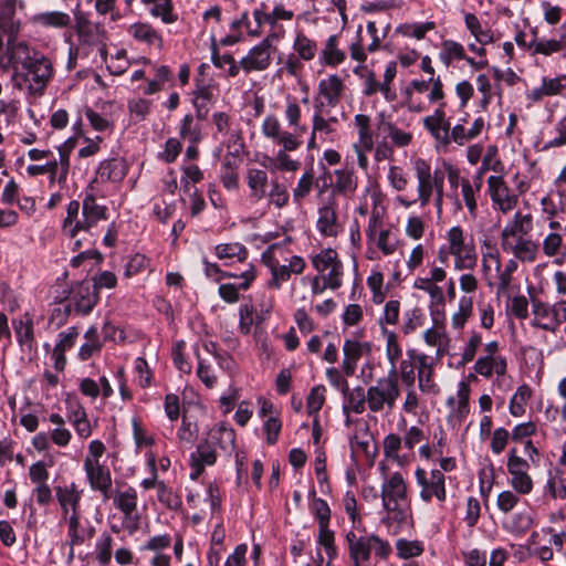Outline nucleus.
<instances>
[{"mask_svg": "<svg viewBox=\"0 0 566 566\" xmlns=\"http://www.w3.org/2000/svg\"><path fill=\"white\" fill-rule=\"evenodd\" d=\"M262 135L279 147L274 156L263 155L260 165L270 172H295L301 167V161L293 159L289 153L298 150L303 139L285 133L280 119L274 114H268L261 125Z\"/></svg>", "mask_w": 566, "mask_h": 566, "instance_id": "f257e3e1", "label": "nucleus"}, {"mask_svg": "<svg viewBox=\"0 0 566 566\" xmlns=\"http://www.w3.org/2000/svg\"><path fill=\"white\" fill-rule=\"evenodd\" d=\"M380 499L384 515L381 522L389 528L394 527V533L408 525L411 518L410 506L408 502V489L403 475L396 472H386L381 467Z\"/></svg>", "mask_w": 566, "mask_h": 566, "instance_id": "f03ea898", "label": "nucleus"}, {"mask_svg": "<svg viewBox=\"0 0 566 566\" xmlns=\"http://www.w3.org/2000/svg\"><path fill=\"white\" fill-rule=\"evenodd\" d=\"M533 228L532 214L516 211L501 231L502 251L522 263H534L539 255V243L532 237Z\"/></svg>", "mask_w": 566, "mask_h": 566, "instance_id": "7ed1b4c3", "label": "nucleus"}, {"mask_svg": "<svg viewBox=\"0 0 566 566\" xmlns=\"http://www.w3.org/2000/svg\"><path fill=\"white\" fill-rule=\"evenodd\" d=\"M413 169L417 178V198L408 199L403 196H398L396 202L409 209L410 207L419 203L421 208H426L430 201L438 214L443 210V196H444V174L436 169L431 170V166L421 158H418L413 164Z\"/></svg>", "mask_w": 566, "mask_h": 566, "instance_id": "20e7f679", "label": "nucleus"}, {"mask_svg": "<svg viewBox=\"0 0 566 566\" xmlns=\"http://www.w3.org/2000/svg\"><path fill=\"white\" fill-rule=\"evenodd\" d=\"M261 260L271 272L269 286L279 290L291 279L305 270V260L300 255H290L280 244H271L262 253Z\"/></svg>", "mask_w": 566, "mask_h": 566, "instance_id": "39448f33", "label": "nucleus"}, {"mask_svg": "<svg viewBox=\"0 0 566 566\" xmlns=\"http://www.w3.org/2000/svg\"><path fill=\"white\" fill-rule=\"evenodd\" d=\"M356 528L346 532L345 541L352 566H366L370 560L371 553L380 559H387L392 548L387 539L381 538L375 533L357 534Z\"/></svg>", "mask_w": 566, "mask_h": 566, "instance_id": "423d86ee", "label": "nucleus"}, {"mask_svg": "<svg viewBox=\"0 0 566 566\" xmlns=\"http://www.w3.org/2000/svg\"><path fill=\"white\" fill-rule=\"evenodd\" d=\"M13 60L21 63L25 70V81L29 83L30 92L41 95L54 74L50 59L29 48L21 53V57H13Z\"/></svg>", "mask_w": 566, "mask_h": 566, "instance_id": "0eeeda50", "label": "nucleus"}, {"mask_svg": "<svg viewBox=\"0 0 566 566\" xmlns=\"http://www.w3.org/2000/svg\"><path fill=\"white\" fill-rule=\"evenodd\" d=\"M453 259V270L472 271L478 265V251L473 239L460 226L451 227L444 235Z\"/></svg>", "mask_w": 566, "mask_h": 566, "instance_id": "6e6552de", "label": "nucleus"}, {"mask_svg": "<svg viewBox=\"0 0 566 566\" xmlns=\"http://www.w3.org/2000/svg\"><path fill=\"white\" fill-rule=\"evenodd\" d=\"M447 279V271L442 265H436V262L429 264L427 271H422L412 284V287L422 291L429 296V310L431 314L443 311L446 305L444 290L440 285Z\"/></svg>", "mask_w": 566, "mask_h": 566, "instance_id": "1a4fd4ad", "label": "nucleus"}, {"mask_svg": "<svg viewBox=\"0 0 566 566\" xmlns=\"http://www.w3.org/2000/svg\"><path fill=\"white\" fill-rule=\"evenodd\" d=\"M399 396L398 378L384 376L367 388L368 410L374 413H390Z\"/></svg>", "mask_w": 566, "mask_h": 566, "instance_id": "9d476101", "label": "nucleus"}, {"mask_svg": "<svg viewBox=\"0 0 566 566\" xmlns=\"http://www.w3.org/2000/svg\"><path fill=\"white\" fill-rule=\"evenodd\" d=\"M415 480L417 486L420 489V500L429 504L436 501L440 507L447 501L446 475L441 470L432 469L427 471L418 467L415 470Z\"/></svg>", "mask_w": 566, "mask_h": 566, "instance_id": "9b49d317", "label": "nucleus"}, {"mask_svg": "<svg viewBox=\"0 0 566 566\" xmlns=\"http://www.w3.org/2000/svg\"><path fill=\"white\" fill-rule=\"evenodd\" d=\"M531 315L530 324L532 327L551 334H556L562 324L566 322L559 300L554 303L541 300L533 301Z\"/></svg>", "mask_w": 566, "mask_h": 566, "instance_id": "f8f14e48", "label": "nucleus"}, {"mask_svg": "<svg viewBox=\"0 0 566 566\" xmlns=\"http://www.w3.org/2000/svg\"><path fill=\"white\" fill-rule=\"evenodd\" d=\"M311 263L318 276L328 281L329 290H338L343 285L344 266L336 250L332 248L322 249L318 253L311 255Z\"/></svg>", "mask_w": 566, "mask_h": 566, "instance_id": "ddd939ff", "label": "nucleus"}, {"mask_svg": "<svg viewBox=\"0 0 566 566\" xmlns=\"http://www.w3.org/2000/svg\"><path fill=\"white\" fill-rule=\"evenodd\" d=\"M539 243V254L543 253L557 266L566 264V227L558 221L548 222L547 231L543 233Z\"/></svg>", "mask_w": 566, "mask_h": 566, "instance_id": "4468645a", "label": "nucleus"}, {"mask_svg": "<svg viewBox=\"0 0 566 566\" xmlns=\"http://www.w3.org/2000/svg\"><path fill=\"white\" fill-rule=\"evenodd\" d=\"M113 503L124 514L123 528L129 534H134L139 527L137 491L132 486L123 491H116L113 496Z\"/></svg>", "mask_w": 566, "mask_h": 566, "instance_id": "2eb2a0df", "label": "nucleus"}, {"mask_svg": "<svg viewBox=\"0 0 566 566\" xmlns=\"http://www.w3.org/2000/svg\"><path fill=\"white\" fill-rule=\"evenodd\" d=\"M338 205L334 196H328L317 209L316 230L325 238H336L343 232L337 213Z\"/></svg>", "mask_w": 566, "mask_h": 566, "instance_id": "dca6fc26", "label": "nucleus"}, {"mask_svg": "<svg viewBox=\"0 0 566 566\" xmlns=\"http://www.w3.org/2000/svg\"><path fill=\"white\" fill-rule=\"evenodd\" d=\"M506 467L513 490L523 495L530 494L533 490V480L528 474L530 464L517 455L516 449L510 450Z\"/></svg>", "mask_w": 566, "mask_h": 566, "instance_id": "f3484780", "label": "nucleus"}, {"mask_svg": "<svg viewBox=\"0 0 566 566\" xmlns=\"http://www.w3.org/2000/svg\"><path fill=\"white\" fill-rule=\"evenodd\" d=\"M344 90V82L337 74H331L319 80L314 108L331 111L336 107L340 103Z\"/></svg>", "mask_w": 566, "mask_h": 566, "instance_id": "a211bd4d", "label": "nucleus"}, {"mask_svg": "<svg viewBox=\"0 0 566 566\" xmlns=\"http://www.w3.org/2000/svg\"><path fill=\"white\" fill-rule=\"evenodd\" d=\"M488 191L495 210L509 213L518 203V195L505 182L502 176L492 175L488 178Z\"/></svg>", "mask_w": 566, "mask_h": 566, "instance_id": "6ab92c4d", "label": "nucleus"}, {"mask_svg": "<svg viewBox=\"0 0 566 566\" xmlns=\"http://www.w3.org/2000/svg\"><path fill=\"white\" fill-rule=\"evenodd\" d=\"M98 294L90 281L80 282L71 287L66 308L78 315H87L97 304Z\"/></svg>", "mask_w": 566, "mask_h": 566, "instance_id": "aec40b11", "label": "nucleus"}, {"mask_svg": "<svg viewBox=\"0 0 566 566\" xmlns=\"http://www.w3.org/2000/svg\"><path fill=\"white\" fill-rule=\"evenodd\" d=\"M333 193L331 196H342L352 198L358 188V176L354 167V161L349 163V156L346 157V165L334 170V181L332 184Z\"/></svg>", "mask_w": 566, "mask_h": 566, "instance_id": "412c9836", "label": "nucleus"}, {"mask_svg": "<svg viewBox=\"0 0 566 566\" xmlns=\"http://www.w3.org/2000/svg\"><path fill=\"white\" fill-rule=\"evenodd\" d=\"M271 56L272 45L270 39L265 38L240 60V66L245 73L264 71L271 64Z\"/></svg>", "mask_w": 566, "mask_h": 566, "instance_id": "4be33fe9", "label": "nucleus"}, {"mask_svg": "<svg viewBox=\"0 0 566 566\" xmlns=\"http://www.w3.org/2000/svg\"><path fill=\"white\" fill-rule=\"evenodd\" d=\"M86 481L92 491L99 492L104 501L111 497L113 484L112 474L107 465L102 463L83 464Z\"/></svg>", "mask_w": 566, "mask_h": 566, "instance_id": "5701e85b", "label": "nucleus"}, {"mask_svg": "<svg viewBox=\"0 0 566 566\" xmlns=\"http://www.w3.org/2000/svg\"><path fill=\"white\" fill-rule=\"evenodd\" d=\"M127 34L137 43L160 51L164 46V38L159 30L146 21H137L126 29Z\"/></svg>", "mask_w": 566, "mask_h": 566, "instance_id": "b1692460", "label": "nucleus"}, {"mask_svg": "<svg viewBox=\"0 0 566 566\" xmlns=\"http://www.w3.org/2000/svg\"><path fill=\"white\" fill-rule=\"evenodd\" d=\"M470 386L465 381H460L458 385L457 396H450L447 399L449 407L448 422L452 426H459L468 417L470 412L469 407Z\"/></svg>", "mask_w": 566, "mask_h": 566, "instance_id": "393cba45", "label": "nucleus"}, {"mask_svg": "<svg viewBox=\"0 0 566 566\" xmlns=\"http://www.w3.org/2000/svg\"><path fill=\"white\" fill-rule=\"evenodd\" d=\"M483 182L479 180V177H473L469 181H464L463 186L460 187V195L455 192L453 195V203L457 210H462L463 207L468 209L469 214L472 218L476 217L478 213V198L481 192Z\"/></svg>", "mask_w": 566, "mask_h": 566, "instance_id": "a878e982", "label": "nucleus"}, {"mask_svg": "<svg viewBox=\"0 0 566 566\" xmlns=\"http://www.w3.org/2000/svg\"><path fill=\"white\" fill-rule=\"evenodd\" d=\"M75 140L73 138L66 139L59 147V159L53 155L45 163L48 174H50L51 181L57 180L60 184L65 182L70 169V151L73 149Z\"/></svg>", "mask_w": 566, "mask_h": 566, "instance_id": "bb28decb", "label": "nucleus"}, {"mask_svg": "<svg viewBox=\"0 0 566 566\" xmlns=\"http://www.w3.org/2000/svg\"><path fill=\"white\" fill-rule=\"evenodd\" d=\"M75 32L77 36L76 45L83 48L88 53L104 39L103 28L86 18H78L76 20Z\"/></svg>", "mask_w": 566, "mask_h": 566, "instance_id": "cd10ccee", "label": "nucleus"}, {"mask_svg": "<svg viewBox=\"0 0 566 566\" xmlns=\"http://www.w3.org/2000/svg\"><path fill=\"white\" fill-rule=\"evenodd\" d=\"M54 491L61 509V516L81 512L83 490L75 482L57 485Z\"/></svg>", "mask_w": 566, "mask_h": 566, "instance_id": "c85d7f7f", "label": "nucleus"}, {"mask_svg": "<svg viewBox=\"0 0 566 566\" xmlns=\"http://www.w3.org/2000/svg\"><path fill=\"white\" fill-rule=\"evenodd\" d=\"M11 324L21 350L28 353L34 350L36 348V342L32 316L29 313H24L18 317L12 318Z\"/></svg>", "mask_w": 566, "mask_h": 566, "instance_id": "c756f323", "label": "nucleus"}, {"mask_svg": "<svg viewBox=\"0 0 566 566\" xmlns=\"http://www.w3.org/2000/svg\"><path fill=\"white\" fill-rule=\"evenodd\" d=\"M283 116L287 125V128H284L285 133L295 136L296 139H303L307 126L302 123V108L296 97L286 96Z\"/></svg>", "mask_w": 566, "mask_h": 566, "instance_id": "7c9ffc66", "label": "nucleus"}, {"mask_svg": "<svg viewBox=\"0 0 566 566\" xmlns=\"http://www.w3.org/2000/svg\"><path fill=\"white\" fill-rule=\"evenodd\" d=\"M418 388L424 394H437L438 385L433 381L434 358L426 354L415 355Z\"/></svg>", "mask_w": 566, "mask_h": 566, "instance_id": "2f4dec72", "label": "nucleus"}, {"mask_svg": "<svg viewBox=\"0 0 566 566\" xmlns=\"http://www.w3.org/2000/svg\"><path fill=\"white\" fill-rule=\"evenodd\" d=\"M128 166L123 158H112L99 164L92 185L98 182H120L127 175ZM94 189V186H91Z\"/></svg>", "mask_w": 566, "mask_h": 566, "instance_id": "473e14b6", "label": "nucleus"}, {"mask_svg": "<svg viewBox=\"0 0 566 566\" xmlns=\"http://www.w3.org/2000/svg\"><path fill=\"white\" fill-rule=\"evenodd\" d=\"M84 208L77 200H72L66 207V216L62 222V229L70 238L80 232L88 233V226L84 222Z\"/></svg>", "mask_w": 566, "mask_h": 566, "instance_id": "72a5a7b5", "label": "nucleus"}, {"mask_svg": "<svg viewBox=\"0 0 566 566\" xmlns=\"http://www.w3.org/2000/svg\"><path fill=\"white\" fill-rule=\"evenodd\" d=\"M379 134L394 148H405L412 143L413 135L409 129L399 127L390 120H381L378 125Z\"/></svg>", "mask_w": 566, "mask_h": 566, "instance_id": "f704fd0d", "label": "nucleus"}, {"mask_svg": "<svg viewBox=\"0 0 566 566\" xmlns=\"http://www.w3.org/2000/svg\"><path fill=\"white\" fill-rule=\"evenodd\" d=\"M370 350V344L355 339H346L343 346L344 359L343 369L347 376H353L357 368L360 357Z\"/></svg>", "mask_w": 566, "mask_h": 566, "instance_id": "c9c22d12", "label": "nucleus"}, {"mask_svg": "<svg viewBox=\"0 0 566 566\" xmlns=\"http://www.w3.org/2000/svg\"><path fill=\"white\" fill-rule=\"evenodd\" d=\"M566 88V75H558L556 77L544 76L542 84L532 88L527 93V99L532 102H541L548 96L559 95Z\"/></svg>", "mask_w": 566, "mask_h": 566, "instance_id": "e433bc0d", "label": "nucleus"}, {"mask_svg": "<svg viewBox=\"0 0 566 566\" xmlns=\"http://www.w3.org/2000/svg\"><path fill=\"white\" fill-rule=\"evenodd\" d=\"M237 277L242 279V282H240L238 285L232 283H223L219 285L218 293L219 296L227 303H235L239 301V291H247L251 283L255 279V270L253 265H250L248 270L242 272L240 275H237Z\"/></svg>", "mask_w": 566, "mask_h": 566, "instance_id": "4c0bfd02", "label": "nucleus"}, {"mask_svg": "<svg viewBox=\"0 0 566 566\" xmlns=\"http://www.w3.org/2000/svg\"><path fill=\"white\" fill-rule=\"evenodd\" d=\"M82 206L84 208V222L90 231L97 227L101 221L108 219V208L97 201L94 193H86Z\"/></svg>", "mask_w": 566, "mask_h": 566, "instance_id": "58836bf2", "label": "nucleus"}, {"mask_svg": "<svg viewBox=\"0 0 566 566\" xmlns=\"http://www.w3.org/2000/svg\"><path fill=\"white\" fill-rule=\"evenodd\" d=\"M473 370L484 377L491 378L494 374L500 378L506 374L507 361L505 357L481 355L474 363Z\"/></svg>", "mask_w": 566, "mask_h": 566, "instance_id": "ea45409f", "label": "nucleus"}, {"mask_svg": "<svg viewBox=\"0 0 566 566\" xmlns=\"http://www.w3.org/2000/svg\"><path fill=\"white\" fill-rule=\"evenodd\" d=\"M343 396V413L346 416V422L349 421L350 412L361 415L366 408L368 409L367 389L365 390L361 387L348 388Z\"/></svg>", "mask_w": 566, "mask_h": 566, "instance_id": "a19ab883", "label": "nucleus"}, {"mask_svg": "<svg viewBox=\"0 0 566 566\" xmlns=\"http://www.w3.org/2000/svg\"><path fill=\"white\" fill-rule=\"evenodd\" d=\"M268 169L248 168L245 180L250 190V198L253 201H260L266 197V188L269 185Z\"/></svg>", "mask_w": 566, "mask_h": 566, "instance_id": "79ce46f5", "label": "nucleus"}, {"mask_svg": "<svg viewBox=\"0 0 566 566\" xmlns=\"http://www.w3.org/2000/svg\"><path fill=\"white\" fill-rule=\"evenodd\" d=\"M346 52L339 48V35H329L319 53V63L325 66L337 67L346 60Z\"/></svg>", "mask_w": 566, "mask_h": 566, "instance_id": "37998d69", "label": "nucleus"}, {"mask_svg": "<svg viewBox=\"0 0 566 566\" xmlns=\"http://www.w3.org/2000/svg\"><path fill=\"white\" fill-rule=\"evenodd\" d=\"M62 518L67 524V537L71 545L70 558H72L74 555V546H80L86 538H90L93 535L94 528L91 527L87 533L85 532L81 523V512L64 515Z\"/></svg>", "mask_w": 566, "mask_h": 566, "instance_id": "c03bdc74", "label": "nucleus"}, {"mask_svg": "<svg viewBox=\"0 0 566 566\" xmlns=\"http://www.w3.org/2000/svg\"><path fill=\"white\" fill-rule=\"evenodd\" d=\"M206 440L214 448L223 451H231L235 443V431L224 422L212 427Z\"/></svg>", "mask_w": 566, "mask_h": 566, "instance_id": "a18cd8bd", "label": "nucleus"}, {"mask_svg": "<svg viewBox=\"0 0 566 566\" xmlns=\"http://www.w3.org/2000/svg\"><path fill=\"white\" fill-rule=\"evenodd\" d=\"M367 243L376 247L382 255H392L399 247V238L397 231L387 227L386 229L374 233L366 238Z\"/></svg>", "mask_w": 566, "mask_h": 566, "instance_id": "49530a36", "label": "nucleus"}, {"mask_svg": "<svg viewBox=\"0 0 566 566\" xmlns=\"http://www.w3.org/2000/svg\"><path fill=\"white\" fill-rule=\"evenodd\" d=\"M329 109L314 108L312 115V129L321 139H325L336 133L338 119L329 116Z\"/></svg>", "mask_w": 566, "mask_h": 566, "instance_id": "de8ad7c7", "label": "nucleus"}, {"mask_svg": "<svg viewBox=\"0 0 566 566\" xmlns=\"http://www.w3.org/2000/svg\"><path fill=\"white\" fill-rule=\"evenodd\" d=\"M214 254L224 264H231L235 261L243 262L248 259L249 251L240 242L220 243L214 247Z\"/></svg>", "mask_w": 566, "mask_h": 566, "instance_id": "09e8293b", "label": "nucleus"}, {"mask_svg": "<svg viewBox=\"0 0 566 566\" xmlns=\"http://www.w3.org/2000/svg\"><path fill=\"white\" fill-rule=\"evenodd\" d=\"M142 3L148 7V12L153 18H159L165 24H171L178 19L174 11L172 0H142Z\"/></svg>", "mask_w": 566, "mask_h": 566, "instance_id": "8fccbe9b", "label": "nucleus"}, {"mask_svg": "<svg viewBox=\"0 0 566 566\" xmlns=\"http://www.w3.org/2000/svg\"><path fill=\"white\" fill-rule=\"evenodd\" d=\"M84 339L85 342L81 345L77 353V358L81 361H86L93 356L98 355L103 348V342L99 337L98 329L94 325L84 333Z\"/></svg>", "mask_w": 566, "mask_h": 566, "instance_id": "3c124183", "label": "nucleus"}, {"mask_svg": "<svg viewBox=\"0 0 566 566\" xmlns=\"http://www.w3.org/2000/svg\"><path fill=\"white\" fill-rule=\"evenodd\" d=\"M384 335L386 337V357L390 364L387 375L398 378V363L402 360V349L395 332L384 329Z\"/></svg>", "mask_w": 566, "mask_h": 566, "instance_id": "603ef678", "label": "nucleus"}, {"mask_svg": "<svg viewBox=\"0 0 566 566\" xmlns=\"http://www.w3.org/2000/svg\"><path fill=\"white\" fill-rule=\"evenodd\" d=\"M7 23L1 25L2 31L7 34V46L8 51L11 54V57H21V53L23 51H28L29 45L24 41H18L17 34L20 30V23L13 21V19H8Z\"/></svg>", "mask_w": 566, "mask_h": 566, "instance_id": "864d4df0", "label": "nucleus"}, {"mask_svg": "<svg viewBox=\"0 0 566 566\" xmlns=\"http://www.w3.org/2000/svg\"><path fill=\"white\" fill-rule=\"evenodd\" d=\"M31 22L43 28H66L71 23V17L63 11H46L32 15Z\"/></svg>", "mask_w": 566, "mask_h": 566, "instance_id": "5fc2aeb1", "label": "nucleus"}, {"mask_svg": "<svg viewBox=\"0 0 566 566\" xmlns=\"http://www.w3.org/2000/svg\"><path fill=\"white\" fill-rule=\"evenodd\" d=\"M243 143L238 135H231L227 142V154L223 157L221 167L239 169L242 163Z\"/></svg>", "mask_w": 566, "mask_h": 566, "instance_id": "6e6d98bb", "label": "nucleus"}, {"mask_svg": "<svg viewBox=\"0 0 566 566\" xmlns=\"http://www.w3.org/2000/svg\"><path fill=\"white\" fill-rule=\"evenodd\" d=\"M476 90L481 94L478 106L481 111H486L497 94L499 84H493L486 74H479L475 78Z\"/></svg>", "mask_w": 566, "mask_h": 566, "instance_id": "4d7b16f0", "label": "nucleus"}, {"mask_svg": "<svg viewBox=\"0 0 566 566\" xmlns=\"http://www.w3.org/2000/svg\"><path fill=\"white\" fill-rule=\"evenodd\" d=\"M467 59L464 46L454 40H444L441 43L439 60L448 67L455 61Z\"/></svg>", "mask_w": 566, "mask_h": 566, "instance_id": "13d9d810", "label": "nucleus"}, {"mask_svg": "<svg viewBox=\"0 0 566 566\" xmlns=\"http://www.w3.org/2000/svg\"><path fill=\"white\" fill-rule=\"evenodd\" d=\"M211 62L216 67L223 70L224 75L228 77H235L239 74L240 70H242V67L240 66V62L237 63L231 54H219V51L214 43L212 44L211 50Z\"/></svg>", "mask_w": 566, "mask_h": 566, "instance_id": "bf43d9fd", "label": "nucleus"}, {"mask_svg": "<svg viewBox=\"0 0 566 566\" xmlns=\"http://www.w3.org/2000/svg\"><path fill=\"white\" fill-rule=\"evenodd\" d=\"M532 389L528 385L523 384L517 387L510 399L509 411L513 417H522L526 412V405L532 397Z\"/></svg>", "mask_w": 566, "mask_h": 566, "instance_id": "052dcab7", "label": "nucleus"}, {"mask_svg": "<svg viewBox=\"0 0 566 566\" xmlns=\"http://www.w3.org/2000/svg\"><path fill=\"white\" fill-rule=\"evenodd\" d=\"M473 313V298L470 295H462L458 301V308L452 314L451 326L454 329H463Z\"/></svg>", "mask_w": 566, "mask_h": 566, "instance_id": "680f3d73", "label": "nucleus"}, {"mask_svg": "<svg viewBox=\"0 0 566 566\" xmlns=\"http://www.w3.org/2000/svg\"><path fill=\"white\" fill-rule=\"evenodd\" d=\"M114 539L107 532L101 533L95 542L94 555L101 566H108L112 562Z\"/></svg>", "mask_w": 566, "mask_h": 566, "instance_id": "e2e57ef3", "label": "nucleus"}, {"mask_svg": "<svg viewBox=\"0 0 566 566\" xmlns=\"http://www.w3.org/2000/svg\"><path fill=\"white\" fill-rule=\"evenodd\" d=\"M502 168V163L497 155V148L495 146H489L483 157L481 158V166L478 168L473 177H479V180L483 182L484 175L492 170L499 172Z\"/></svg>", "mask_w": 566, "mask_h": 566, "instance_id": "0e129e2a", "label": "nucleus"}, {"mask_svg": "<svg viewBox=\"0 0 566 566\" xmlns=\"http://www.w3.org/2000/svg\"><path fill=\"white\" fill-rule=\"evenodd\" d=\"M533 39L530 41L528 51L532 54L551 55L563 50L559 40L537 39V30L532 31Z\"/></svg>", "mask_w": 566, "mask_h": 566, "instance_id": "69168bd1", "label": "nucleus"}, {"mask_svg": "<svg viewBox=\"0 0 566 566\" xmlns=\"http://www.w3.org/2000/svg\"><path fill=\"white\" fill-rule=\"evenodd\" d=\"M269 205L277 209L284 208L290 200L287 187L277 178H273L270 182V190L266 191Z\"/></svg>", "mask_w": 566, "mask_h": 566, "instance_id": "338daca9", "label": "nucleus"}, {"mask_svg": "<svg viewBox=\"0 0 566 566\" xmlns=\"http://www.w3.org/2000/svg\"><path fill=\"white\" fill-rule=\"evenodd\" d=\"M484 120L483 118H476L469 129H465L462 125H455L452 128V138L455 144L464 145L467 142L476 138L483 130Z\"/></svg>", "mask_w": 566, "mask_h": 566, "instance_id": "774afa93", "label": "nucleus"}]
</instances>
